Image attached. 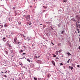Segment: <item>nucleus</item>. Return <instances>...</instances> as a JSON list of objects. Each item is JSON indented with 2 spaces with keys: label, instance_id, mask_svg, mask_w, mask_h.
I'll return each instance as SVG.
<instances>
[{
  "label": "nucleus",
  "instance_id": "1",
  "mask_svg": "<svg viewBox=\"0 0 80 80\" xmlns=\"http://www.w3.org/2000/svg\"><path fill=\"white\" fill-rule=\"evenodd\" d=\"M23 19L26 20H29L30 18V16L29 15H24L23 16Z\"/></svg>",
  "mask_w": 80,
  "mask_h": 80
},
{
  "label": "nucleus",
  "instance_id": "2",
  "mask_svg": "<svg viewBox=\"0 0 80 80\" xmlns=\"http://www.w3.org/2000/svg\"><path fill=\"white\" fill-rule=\"evenodd\" d=\"M76 26L78 28H80V25L79 24H78V22H76Z\"/></svg>",
  "mask_w": 80,
  "mask_h": 80
},
{
  "label": "nucleus",
  "instance_id": "3",
  "mask_svg": "<svg viewBox=\"0 0 80 80\" xmlns=\"http://www.w3.org/2000/svg\"><path fill=\"white\" fill-rule=\"evenodd\" d=\"M69 68L71 69V70H73V67H71L70 66H69Z\"/></svg>",
  "mask_w": 80,
  "mask_h": 80
},
{
  "label": "nucleus",
  "instance_id": "4",
  "mask_svg": "<svg viewBox=\"0 0 80 80\" xmlns=\"http://www.w3.org/2000/svg\"><path fill=\"white\" fill-rule=\"evenodd\" d=\"M52 63L54 65H55V62H54L53 61H52Z\"/></svg>",
  "mask_w": 80,
  "mask_h": 80
},
{
  "label": "nucleus",
  "instance_id": "5",
  "mask_svg": "<svg viewBox=\"0 0 80 80\" xmlns=\"http://www.w3.org/2000/svg\"><path fill=\"white\" fill-rule=\"evenodd\" d=\"M30 65L31 66V67H35V65H34L33 64H30Z\"/></svg>",
  "mask_w": 80,
  "mask_h": 80
},
{
  "label": "nucleus",
  "instance_id": "6",
  "mask_svg": "<svg viewBox=\"0 0 80 80\" xmlns=\"http://www.w3.org/2000/svg\"><path fill=\"white\" fill-rule=\"evenodd\" d=\"M17 40V38L15 37L14 39V42H16Z\"/></svg>",
  "mask_w": 80,
  "mask_h": 80
},
{
  "label": "nucleus",
  "instance_id": "7",
  "mask_svg": "<svg viewBox=\"0 0 80 80\" xmlns=\"http://www.w3.org/2000/svg\"><path fill=\"white\" fill-rule=\"evenodd\" d=\"M40 56H38V57H37V56H35L34 57V58H40Z\"/></svg>",
  "mask_w": 80,
  "mask_h": 80
},
{
  "label": "nucleus",
  "instance_id": "8",
  "mask_svg": "<svg viewBox=\"0 0 80 80\" xmlns=\"http://www.w3.org/2000/svg\"><path fill=\"white\" fill-rule=\"evenodd\" d=\"M50 76H51V75L50 74H48L47 75V77H48V78H49V77H50Z\"/></svg>",
  "mask_w": 80,
  "mask_h": 80
},
{
  "label": "nucleus",
  "instance_id": "9",
  "mask_svg": "<svg viewBox=\"0 0 80 80\" xmlns=\"http://www.w3.org/2000/svg\"><path fill=\"white\" fill-rule=\"evenodd\" d=\"M77 31L78 33H80V31L79 29H77Z\"/></svg>",
  "mask_w": 80,
  "mask_h": 80
},
{
  "label": "nucleus",
  "instance_id": "10",
  "mask_svg": "<svg viewBox=\"0 0 80 80\" xmlns=\"http://www.w3.org/2000/svg\"><path fill=\"white\" fill-rule=\"evenodd\" d=\"M6 38H2V40L3 41H4V42H5L6 41V40H5Z\"/></svg>",
  "mask_w": 80,
  "mask_h": 80
},
{
  "label": "nucleus",
  "instance_id": "11",
  "mask_svg": "<svg viewBox=\"0 0 80 80\" xmlns=\"http://www.w3.org/2000/svg\"><path fill=\"white\" fill-rule=\"evenodd\" d=\"M67 54H68V56L71 55V54H70V52H68V53H67Z\"/></svg>",
  "mask_w": 80,
  "mask_h": 80
},
{
  "label": "nucleus",
  "instance_id": "12",
  "mask_svg": "<svg viewBox=\"0 0 80 80\" xmlns=\"http://www.w3.org/2000/svg\"><path fill=\"white\" fill-rule=\"evenodd\" d=\"M52 55L53 56V57H57V55H55V54H53Z\"/></svg>",
  "mask_w": 80,
  "mask_h": 80
},
{
  "label": "nucleus",
  "instance_id": "13",
  "mask_svg": "<svg viewBox=\"0 0 80 80\" xmlns=\"http://www.w3.org/2000/svg\"><path fill=\"white\" fill-rule=\"evenodd\" d=\"M21 37H25V36H23V34H21Z\"/></svg>",
  "mask_w": 80,
  "mask_h": 80
},
{
  "label": "nucleus",
  "instance_id": "14",
  "mask_svg": "<svg viewBox=\"0 0 80 80\" xmlns=\"http://www.w3.org/2000/svg\"><path fill=\"white\" fill-rule=\"evenodd\" d=\"M70 59H69V60H68L67 61V63H69L70 62Z\"/></svg>",
  "mask_w": 80,
  "mask_h": 80
},
{
  "label": "nucleus",
  "instance_id": "15",
  "mask_svg": "<svg viewBox=\"0 0 80 80\" xmlns=\"http://www.w3.org/2000/svg\"><path fill=\"white\" fill-rule=\"evenodd\" d=\"M64 2H65V3H66L67 2V0H63Z\"/></svg>",
  "mask_w": 80,
  "mask_h": 80
},
{
  "label": "nucleus",
  "instance_id": "16",
  "mask_svg": "<svg viewBox=\"0 0 80 80\" xmlns=\"http://www.w3.org/2000/svg\"><path fill=\"white\" fill-rule=\"evenodd\" d=\"M5 52L6 53V54H8V52L7 51H5Z\"/></svg>",
  "mask_w": 80,
  "mask_h": 80
},
{
  "label": "nucleus",
  "instance_id": "17",
  "mask_svg": "<svg viewBox=\"0 0 80 80\" xmlns=\"http://www.w3.org/2000/svg\"><path fill=\"white\" fill-rule=\"evenodd\" d=\"M8 46L9 47H10L11 48H12V46L11 45L8 44Z\"/></svg>",
  "mask_w": 80,
  "mask_h": 80
},
{
  "label": "nucleus",
  "instance_id": "18",
  "mask_svg": "<svg viewBox=\"0 0 80 80\" xmlns=\"http://www.w3.org/2000/svg\"><path fill=\"white\" fill-rule=\"evenodd\" d=\"M34 80H37V78H34Z\"/></svg>",
  "mask_w": 80,
  "mask_h": 80
},
{
  "label": "nucleus",
  "instance_id": "19",
  "mask_svg": "<svg viewBox=\"0 0 80 80\" xmlns=\"http://www.w3.org/2000/svg\"><path fill=\"white\" fill-rule=\"evenodd\" d=\"M64 32V31H62L61 33L62 34H63V33Z\"/></svg>",
  "mask_w": 80,
  "mask_h": 80
},
{
  "label": "nucleus",
  "instance_id": "20",
  "mask_svg": "<svg viewBox=\"0 0 80 80\" xmlns=\"http://www.w3.org/2000/svg\"><path fill=\"white\" fill-rule=\"evenodd\" d=\"M58 52L59 53H61V52H62V51L61 50H59Z\"/></svg>",
  "mask_w": 80,
  "mask_h": 80
},
{
  "label": "nucleus",
  "instance_id": "21",
  "mask_svg": "<svg viewBox=\"0 0 80 80\" xmlns=\"http://www.w3.org/2000/svg\"><path fill=\"white\" fill-rule=\"evenodd\" d=\"M58 52H56V55H58Z\"/></svg>",
  "mask_w": 80,
  "mask_h": 80
},
{
  "label": "nucleus",
  "instance_id": "22",
  "mask_svg": "<svg viewBox=\"0 0 80 80\" xmlns=\"http://www.w3.org/2000/svg\"><path fill=\"white\" fill-rule=\"evenodd\" d=\"M60 25H61V24L60 23L58 24V27H60Z\"/></svg>",
  "mask_w": 80,
  "mask_h": 80
},
{
  "label": "nucleus",
  "instance_id": "23",
  "mask_svg": "<svg viewBox=\"0 0 80 80\" xmlns=\"http://www.w3.org/2000/svg\"><path fill=\"white\" fill-rule=\"evenodd\" d=\"M20 52H23V50H21Z\"/></svg>",
  "mask_w": 80,
  "mask_h": 80
},
{
  "label": "nucleus",
  "instance_id": "24",
  "mask_svg": "<svg viewBox=\"0 0 80 80\" xmlns=\"http://www.w3.org/2000/svg\"><path fill=\"white\" fill-rule=\"evenodd\" d=\"M63 65V64L62 63H60V66Z\"/></svg>",
  "mask_w": 80,
  "mask_h": 80
},
{
  "label": "nucleus",
  "instance_id": "25",
  "mask_svg": "<svg viewBox=\"0 0 80 80\" xmlns=\"http://www.w3.org/2000/svg\"><path fill=\"white\" fill-rule=\"evenodd\" d=\"M77 67H78V68L80 67V65H77Z\"/></svg>",
  "mask_w": 80,
  "mask_h": 80
},
{
  "label": "nucleus",
  "instance_id": "26",
  "mask_svg": "<svg viewBox=\"0 0 80 80\" xmlns=\"http://www.w3.org/2000/svg\"><path fill=\"white\" fill-rule=\"evenodd\" d=\"M22 55H26V53H22Z\"/></svg>",
  "mask_w": 80,
  "mask_h": 80
},
{
  "label": "nucleus",
  "instance_id": "27",
  "mask_svg": "<svg viewBox=\"0 0 80 80\" xmlns=\"http://www.w3.org/2000/svg\"><path fill=\"white\" fill-rule=\"evenodd\" d=\"M27 60L28 62H30V59H27Z\"/></svg>",
  "mask_w": 80,
  "mask_h": 80
},
{
  "label": "nucleus",
  "instance_id": "28",
  "mask_svg": "<svg viewBox=\"0 0 80 80\" xmlns=\"http://www.w3.org/2000/svg\"><path fill=\"white\" fill-rule=\"evenodd\" d=\"M56 59H59V58H56Z\"/></svg>",
  "mask_w": 80,
  "mask_h": 80
},
{
  "label": "nucleus",
  "instance_id": "29",
  "mask_svg": "<svg viewBox=\"0 0 80 80\" xmlns=\"http://www.w3.org/2000/svg\"><path fill=\"white\" fill-rule=\"evenodd\" d=\"M3 76H4V77H7V76H6V75H3Z\"/></svg>",
  "mask_w": 80,
  "mask_h": 80
},
{
  "label": "nucleus",
  "instance_id": "30",
  "mask_svg": "<svg viewBox=\"0 0 80 80\" xmlns=\"http://www.w3.org/2000/svg\"><path fill=\"white\" fill-rule=\"evenodd\" d=\"M78 49H79V50H80V46H79L78 47Z\"/></svg>",
  "mask_w": 80,
  "mask_h": 80
},
{
  "label": "nucleus",
  "instance_id": "31",
  "mask_svg": "<svg viewBox=\"0 0 80 80\" xmlns=\"http://www.w3.org/2000/svg\"><path fill=\"white\" fill-rule=\"evenodd\" d=\"M52 44L53 45H54V44L53 43L51 42Z\"/></svg>",
  "mask_w": 80,
  "mask_h": 80
},
{
  "label": "nucleus",
  "instance_id": "32",
  "mask_svg": "<svg viewBox=\"0 0 80 80\" xmlns=\"http://www.w3.org/2000/svg\"><path fill=\"white\" fill-rule=\"evenodd\" d=\"M32 5L30 6V8H32Z\"/></svg>",
  "mask_w": 80,
  "mask_h": 80
},
{
  "label": "nucleus",
  "instance_id": "33",
  "mask_svg": "<svg viewBox=\"0 0 80 80\" xmlns=\"http://www.w3.org/2000/svg\"><path fill=\"white\" fill-rule=\"evenodd\" d=\"M45 10H43V12H45Z\"/></svg>",
  "mask_w": 80,
  "mask_h": 80
},
{
  "label": "nucleus",
  "instance_id": "34",
  "mask_svg": "<svg viewBox=\"0 0 80 80\" xmlns=\"http://www.w3.org/2000/svg\"><path fill=\"white\" fill-rule=\"evenodd\" d=\"M13 9H15V8L13 7Z\"/></svg>",
  "mask_w": 80,
  "mask_h": 80
},
{
  "label": "nucleus",
  "instance_id": "35",
  "mask_svg": "<svg viewBox=\"0 0 80 80\" xmlns=\"http://www.w3.org/2000/svg\"><path fill=\"white\" fill-rule=\"evenodd\" d=\"M23 47H24V48H26H26H25V46H23Z\"/></svg>",
  "mask_w": 80,
  "mask_h": 80
},
{
  "label": "nucleus",
  "instance_id": "36",
  "mask_svg": "<svg viewBox=\"0 0 80 80\" xmlns=\"http://www.w3.org/2000/svg\"><path fill=\"white\" fill-rule=\"evenodd\" d=\"M4 26H5V27H7V25H5Z\"/></svg>",
  "mask_w": 80,
  "mask_h": 80
},
{
  "label": "nucleus",
  "instance_id": "37",
  "mask_svg": "<svg viewBox=\"0 0 80 80\" xmlns=\"http://www.w3.org/2000/svg\"><path fill=\"white\" fill-rule=\"evenodd\" d=\"M52 28V30H53V28Z\"/></svg>",
  "mask_w": 80,
  "mask_h": 80
},
{
  "label": "nucleus",
  "instance_id": "38",
  "mask_svg": "<svg viewBox=\"0 0 80 80\" xmlns=\"http://www.w3.org/2000/svg\"><path fill=\"white\" fill-rule=\"evenodd\" d=\"M22 63H21L19 64V65H22Z\"/></svg>",
  "mask_w": 80,
  "mask_h": 80
},
{
  "label": "nucleus",
  "instance_id": "39",
  "mask_svg": "<svg viewBox=\"0 0 80 80\" xmlns=\"http://www.w3.org/2000/svg\"><path fill=\"white\" fill-rule=\"evenodd\" d=\"M19 25H21V22H20V23H19Z\"/></svg>",
  "mask_w": 80,
  "mask_h": 80
},
{
  "label": "nucleus",
  "instance_id": "40",
  "mask_svg": "<svg viewBox=\"0 0 80 80\" xmlns=\"http://www.w3.org/2000/svg\"><path fill=\"white\" fill-rule=\"evenodd\" d=\"M79 42H80V38H79Z\"/></svg>",
  "mask_w": 80,
  "mask_h": 80
},
{
  "label": "nucleus",
  "instance_id": "41",
  "mask_svg": "<svg viewBox=\"0 0 80 80\" xmlns=\"http://www.w3.org/2000/svg\"><path fill=\"white\" fill-rule=\"evenodd\" d=\"M7 72V71H6L5 72H4V73H6Z\"/></svg>",
  "mask_w": 80,
  "mask_h": 80
},
{
  "label": "nucleus",
  "instance_id": "42",
  "mask_svg": "<svg viewBox=\"0 0 80 80\" xmlns=\"http://www.w3.org/2000/svg\"><path fill=\"white\" fill-rule=\"evenodd\" d=\"M42 25V24H40V25Z\"/></svg>",
  "mask_w": 80,
  "mask_h": 80
},
{
  "label": "nucleus",
  "instance_id": "43",
  "mask_svg": "<svg viewBox=\"0 0 80 80\" xmlns=\"http://www.w3.org/2000/svg\"><path fill=\"white\" fill-rule=\"evenodd\" d=\"M43 7H44V8H45V7L44 6H43Z\"/></svg>",
  "mask_w": 80,
  "mask_h": 80
},
{
  "label": "nucleus",
  "instance_id": "44",
  "mask_svg": "<svg viewBox=\"0 0 80 80\" xmlns=\"http://www.w3.org/2000/svg\"><path fill=\"white\" fill-rule=\"evenodd\" d=\"M46 23H47L48 24V22H46Z\"/></svg>",
  "mask_w": 80,
  "mask_h": 80
},
{
  "label": "nucleus",
  "instance_id": "45",
  "mask_svg": "<svg viewBox=\"0 0 80 80\" xmlns=\"http://www.w3.org/2000/svg\"><path fill=\"white\" fill-rule=\"evenodd\" d=\"M11 34H12V35H13V34H14L13 33H12Z\"/></svg>",
  "mask_w": 80,
  "mask_h": 80
},
{
  "label": "nucleus",
  "instance_id": "46",
  "mask_svg": "<svg viewBox=\"0 0 80 80\" xmlns=\"http://www.w3.org/2000/svg\"><path fill=\"white\" fill-rule=\"evenodd\" d=\"M18 44H20V42H18Z\"/></svg>",
  "mask_w": 80,
  "mask_h": 80
},
{
  "label": "nucleus",
  "instance_id": "47",
  "mask_svg": "<svg viewBox=\"0 0 80 80\" xmlns=\"http://www.w3.org/2000/svg\"><path fill=\"white\" fill-rule=\"evenodd\" d=\"M1 73H3V72H2Z\"/></svg>",
  "mask_w": 80,
  "mask_h": 80
},
{
  "label": "nucleus",
  "instance_id": "48",
  "mask_svg": "<svg viewBox=\"0 0 80 80\" xmlns=\"http://www.w3.org/2000/svg\"><path fill=\"white\" fill-rule=\"evenodd\" d=\"M75 33H77V32L75 31Z\"/></svg>",
  "mask_w": 80,
  "mask_h": 80
},
{
  "label": "nucleus",
  "instance_id": "49",
  "mask_svg": "<svg viewBox=\"0 0 80 80\" xmlns=\"http://www.w3.org/2000/svg\"><path fill=\"white\" fill-rule=\"evenodd\" d=\"M47 7H45V8H47Z\"/></svg>",
  "mask_w": 80,
  "mask_h": 80
},
{
  "label": "nucleus",
  "instance_id": "50",
  "mask_svg": "<svg viewBox=\"0 0 80 80\" xmlns=\"http://www.w3.org/2000/svg\"><path fill=\"white\" fill-rule=\"evenodd\" d=\"M72 20H73V18H72Z\"/></svg>",
  "mask_w": 80,
  "mask_h": 80
},
{
  "label": "nucleus",
  "instance_id": "51",
  "mask_svg": "<svg viewBox=\"0 0 80 80\" xmlns=\"http://www.w3.org/2000/svg\"><path fill=\"white\" fill-rule=\"evenodd\" d=\"M29 25H31V24H29Z\"/></svg>",
  "mask_w": 80,
  "mask_h": 80
},
{
  "label": "nucleus",
  "instance_id": "52",
  "mask_svg": "<svg viewBox=\"0 0 80 80\" xmlns=\"http://www.w3.org/2000/svg\"><path fill=\"white\" fill-rule=\"evenodd\" d=\"M35 0H34V1H35Z\"/></svg>",
  "mask_w": 80,
  "mask_h": 80
},
{
  "label": "nucleus",
  "instance_id": "53",
  "mask_svg": "<svg viewBox=\"0 0 80 80\" xmlns=\"http://www.w3.org/2000/svg\"><path fill=\"white\" fill-rule=\"evenodd\" d=\"M62 57H63V56H62Z\"/></svg>",
  "mask_w": 80,
  "mask_h": 80
},
{
  "label": "nucleus",
  "instance_id": "54",
  "mask_svg": "<svg viewBox=\"0 0 80 80\" xmlns=\"http://www.w3.org/2000/svg\"><path fill=\"white\" fill-rule=\"evenodd\" d=\"M13 80H14V79H13Z\"/></svg>",
  "mask_w": 80,
  "mask_h": 80
}]
</instances>
